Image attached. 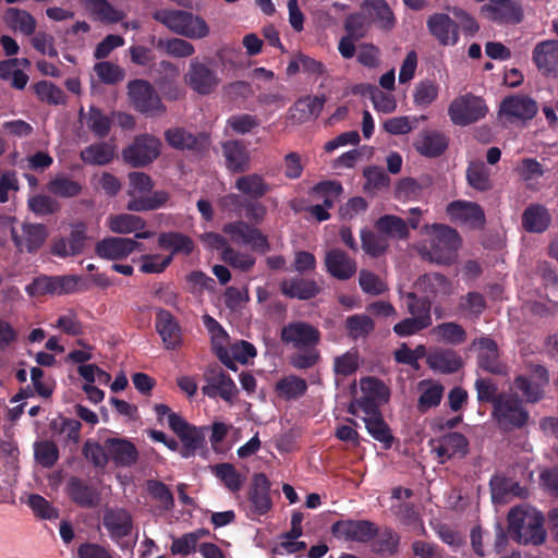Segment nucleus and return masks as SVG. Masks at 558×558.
Wrapping results in <instances>:
<instances>
[{"label":"nucleus","instance_id":"1","mask_svg":"<svg viewBox=\"0 0 558 558\" xmlns=\"http://www.w3.org/2000/svg\"><path fill=\"white\" fill-rule=\"evenodd\" d=\"M509 534L524 545H541L546 539L544 515L534 508L515 507L508 513Z\"/></svg>","mask_w":558,"mask_h":558},{"label":"nucleus","instance_id":"2","mask_svg":"<svg viewBox=\"0 0 558 558\" xmlns=\"http://www.w3.org/2000/svg\"><path fill=\"white\" fill-rule=\"evenodd\" d=\"M153 19L163 24L171 32L191 39H203L209 34L206 21L192 12L175 9H159Z\"/></svg>","mask_w":558,"mask_h":558},{"label":"nucleus","instance_id":"3","mask_svg":"<svg viewBox=\"0 0 558 558\" xmlns=\"http://www.w3.org/2000/svg\"><path fill=\"white\" fill-rule=\"evenodd\" d=\"M433 229L429 247H425L422 251V255L437 264H453L461 245V238L458 231L445 225H434Z\"/></svg>","mask_w":558,"mask_h":558},{"label":"nucleus","instance_id":"4","mask_svg":"<svg viewBox=\"0 0 558 558\" xmlns=\"http://www.w3.org/2000/svg\"><path fill=\"white\" fill-rule=\"evenodd\" d=\"M492 416L502 430L520 429L530 420L529 411L523 407L522 400L517 395H505L499 398Z\"/></svg>","mask_w":558,"mask_h":558},{"label":"nucleus","instance_id":"5","mask_svg":"<svg viewBox=\"0 0 558 558\" xmlns=\"http://www.w3.org/2000/svg\"><path fill=\"white\" fill-rule=\"evenodd\" d=\"M128 95L134 109L143 114L157 116L166 112L155 87L146 80L135 78L128 83Z\"/></svg>","mask_w":558,"mask_h":558},{"label":"nucleus","instance_id":"6","mask_svg":"<svg viewBox=\"0 0 558 558\" xmlns=\"http://www.w3.org/2000/svg\"><path fill=\"white\" fill-rule=\"evenodd\" d=\"M538 112L537 102L526 95H510L505 97L498 110L499 120L504 125L525 124Z\"/></svg>","mask_w":558,"mask_h":558},{"label":"nucleus","instance_id":"7","mask_svg":"<svg viewBox=\"0 0 558 558\" xmlns=\"http://www.w3.org/2000/svg\"><path fill=\"white\" fill-rule=\"evenodd\" d=\"M170 429L182 442L180 456L184 459L194 457L198 450L206 447L205 432L208 429L206 426L197 427L190 424L181 415H172L170 417Z\"/></svg>","mask_w":558,"mask_h":558},{"label":"nucleus","instance_id":"8","mask_svg":"<svg viewBox=\"0 0 558 558\" xmlns=\"http://www.w3.org/2000/svg\"><path fill=\"white\" fill-rule=\"evenodd\" d=\"M488 111L481 97L465 94L451 101L448 114L453 124L465 126L483 119Z\"/></svg>","mask_w":558,"mask_h":558},{"label":"nucleus","instance_id":"9","mask_svg":"<svg viewBox=\"0 0 558 558\" xmlns=\"http://www.w3.org/2000/svg\"><path fill=\"white\" fill-rule=\"evenodd\" d=\"M270 481L265 473L253 475L251 487L247 492V506L245 508L246 517L251 520H257L267 514L272 508L270 497Z\"/></svg>","mask_w":558,"mask_h":558},{"label":"nucleus","instance_id":"10","mask_svg":"<svg viewBox=\"0 0 558 558\" xmlns=\"http://www.w3.org/2000/svg\"><path fill=\"white\" fill-rule=\"evenodd\" d=\"M160 141L149 134L136 136L131 145L122 151L123 160L134 167H145L160 155Z\"/></svg>","mask_w":558,"mask_h":558},{"label":"nucleus","instance_id":"11","mask_svg":"<svg viewBox=\"0 0 558 558\" xmlns=\"http://www.w3.org/2000/svg\"><path fill=\"white\" fill-rule=\"evenodd\" d=\"M320 339L322 333L317 327L301 320L284 325L280 331V340L298 350L316 348Z\"/></svg>","mask_w":558,"mask_h":558},{"label":"nucleus","instance_id":"12","mask_svg":"<svg viewBox=\"0 0 558 558\" xmlns=\"http://www.w3.org/2000/svg\"><path fill=\"white\" fill-rule=\"evenodd\" d=\"M330 531L338 539L356 543H368L378 535L377 525L368 520H339Z\"/></svg>","mask_w":558,"mask_h":558},{"label":"nucleus","instance_id":"13","mask_svg":"<svg viewBox=\"0 0 558 558\" xmlns=\"http://www.w3.org/2000/svg\"><path fill=\"white\" fill-rule=\"evenodd\" d=\"M222 231L230 235L233 242L250 245L254 251L265 254L270 250L267 236L258 228L243 220L226 223Z\"/></svg>","mask_w":558,"mask_h":558},{"label":"nucleus","instance_id":"14","mask_svg":"<svg viewBox=\"0 0 558 558\" xmlns=\"http://www.w3.org/2000/svg\"><path fill=\"white\" fill-rule=\"evenodd\" d=\"M185 84L198 95H209L220 83L217 73L204 62L193 59L184 74Z\"/></svg>","mask_w":558,"mask_h":558},{"label":"nucleus","instance_id":"15","mask_svg":"<svg viewBox=\"0 0 558 558\" xmlns=\"http://www.w3.org/2000/svg\"><path fill=\"white\" fill-rule=\"evenodd\" d=\"M426 28L440 46H456L459 43L458 25L448 13L435 12L428 15Z\"/></svg>","mask_w":558,"mask_h":558},{"label":"nucleus","instance_id":"16","mask_svg":"<svg viewBox=\"0 0 558 558\" xmlns=\"http://www.w3.org/2000/svg\"><path fill=\"white\" fill-rule=\"evenodd\" d=\"M532 61L546 78H558V39H545L532 50Z\"/></svg>","mask_w":558,"mask_h":558},{"label":"nucleus","instance_id":"17","mask_svg":"<svg viewBox=\"0 0 558 558\" xmlns=\"http://www.w3.org/2000/svg\"><path fill=\"white\" fill-rule=\"evenodd\" d=\"M433 451L439 463L444 464L452 458H465L469 453V439L459 432H449L438 439L432 440Z\"/></svg>","mask_w":558,"mask_h":558},{"label":"nucleus","instance_id":"18","mask_svg":"<svg viewBox=\"0 0 558 558\" xmlns=\"http://www.w3.org/2000/svg\"><path fill=\"white\" fill-rule=\"evenodd\" d=\"M207 385L202 390L203 393L209 398L220 397L222 400L230 402L238 393L235 383L219 366H215L205 374Z\"/></svg>","mask_w":558,"mask_h":558},{"label":"nucleus","instance_id":"19","mask_svg":"<svg viewBox=\"0 0 558 558\" xmlns=\"http://www.w3.org/2000/svg\"><path fill=\"white\" fill-rule=\"evenodd\" d=\"M167 144L178 150H191L202 153L209 146L208 135L205 133L194 134L184 128H170L165 132Z\"/></svg>","mask_w":558,"mask_h":558},{"label":"nucleus","instance_id":"20","mask_svg":"<svg viewBox=\"0 0 558 558\" xmlns=\"http://www.w3.org/2000/svg\"><path fill=\"white\" fill-rule=\"evenodd\" d=\"M478 347L477 366L493 375H506L507 365L500 360L497 342L489 337H481L473 341Z\"/></svg>","mask_w":558,"mask_h":558},{"label":"nucleus","instance_id":"21","mask_svg":"<svg viewBox=\"0 0 558 558\" xmlns=\"http://www.w3.org/2000/svg\"><path fill=\"white\" fill-rule=\"evenodd\" d=\"M21 229V235L14 228L11 229V238L15 247L19 251L25 250L28 253H36L48 236L47 227L43 223L23 222Z\"/></svg>","mask_w":558,"mask_h":558},{"label":"nucleus","instance_id":"22","mask_svg":"<svg viewBox=\"0 0 558 558\" xmlns=\"http://www.w3.org/2000/svg\"><path fill=\"white\" fill-rule=\"evenodd\" d=\"M326 271L335 279L345 281L357 271V263L341 248L329 250L324 258Z\"/></svg>","mask_w":558,"mask_h":558},{"label":"nucleus","instance_id":"23","mask_svg":"<svg viewBox=\"0 0 558 558\" xmlns=\"http://www.w3.org/2000/svg\"><path fill=\"white\" fill-rule=\"evenodd\" d=\"M155 327L167 350H177L182 345V329L177 318L167 310L156 312Z\"/></svg>","mask_w":558,"mask_h":558},{"label":"nucleus","instance_id":"24","mask_svg":"<svg viewBox=\"0 0 558 558\" xmlns=\"http://www.w3.org/2000/svg\"><path fill=\"white\" fill-rule=\"evenodd\" d=\"M490 21L498 24L515 25L523 21V8L515 0H489L484 7Z\"/></svg>","mask_w":558,"mask_h":558},{"label":"nucleus","instance_id":"25","mask_svg":"<svg viewBox=\"0 0 558 558\" xmlns=\"http://www.w3.org/2000/svg\"><path fill=\"white\" fill-rule=\"evenodd\" d=\"M109 461L116 466L129 468L138 460V450L136 446L126 438L110 437L105 440Z\"/></svg>","mask_w":558,"mask_h":558},{"label":"nucleus","instance_id":"26","mask_svg":"<svg viewBox=\"0 0 558 558\" xmlns=\"http://www.w3.org/2000/svg\"><path fill=\"white\" fill-rule=\"evenodd\" d=\"M66 493L69 498L81 508H94L100 500L98 489L77 476H71L69 478L66 483Z\"/></svg>","mask_w":558,"mask_h":558},{"label":"nucleus","instance_id":"27","mask_svg":"<svg viewBox=\"0 0 558 558\" xmlns=\"http://www.w3.org/2000/svg\"><path fill=\"white\" fill-rule=\"evenodd\" d=\"M102 524L113 542L131 535L133 530V518L129 511L120 508L107 509L104 513Z\"/></svg>","mask_w":558,"mask_h":558},{"label":"nucleus","instance_id":"28","mask_svg":"<svg viewBox=\"0 0 558 558\" xmlns=\"http://www.w3.org/2000/svg\"><path fill=\"white\" fill-rule=\"evenodd\" d=\"M49 428L54 437L60 438L64 447H69L70 451L77 448L82 429L80 421L59 415L49 423Z\"/></svg>","mask_w":558,"mask_h":558},{"label":"nucleus","instance_id":"29","mask_svg":"<svg viewBox=\"0 0 558 558\" xmlns=\"http://www.w3.org/2000/svg\"><path fill=\"white\" fill-rule=\"evenodd\" d=\"M109 229L114 233L128 234L135 232V239H150L154 236L153 231H144L145 220L132 214H119L110 216L108 219Z\"/></svg>","mask_w":558,"mask_h":558},{"label":"nucleus","instance_id":"30","mask_svg":"<svg viewBox=\"0 0 558 558\" xmlns=\"http://www.w3.org/2000/svg\"><path fill=\"white\" fill-rule=\"evenodd\" d=\"M222 155L227 168L233 173H243L250 169L251 157L247 147L238 140L222 144Z\"/></svg>","mask_w":558,"mask_h":558},{"label":"nucleus","instance_id":"31","mask_svg":"<svg viewBox=\"0 0 558 558\" xmlns=\"http://www.w3.org/2000/svg\"><path fill=\"white\" fill-rule=\"evenodd\" d=\"M451 218L469 223L473 228H482L485 223V214L482 207L472 202L454 201L447 206Z\"/></svg>","mask_w":558,"mask_h":558},{"label":"nucleus","instance_id":"32","mask_svg":"<svg viewBox=\"0 0 558 558\" xmlns=\"http://www.w3.org/2000/svg\"><path fill=\"white\" fill-rule=\"evenodd\" d=\"M280 291L287 298L307 301L317 296L320 288L313 279L294 277L283 279L280 282Z\"/></svg>","mask_w":558,"mask_h":558},{"label":"nucleus","instance_id":"33","mask_svg":"<svg viewBox=\"0 0 558 558\" xmlns=\"http://www.w3.org/2000/svg\"><path fill=\"white\" fill-rule=\"evenodd\" d=\"M362 388L369 390L372 395H365L356 400L359 409L366 414V417L381 414L375 397L387 400L388 391L384 383L379 379L369 377L362 384Z\"/></svg>","mask_w":558,"mask_h":558},{"label":"nucleus","instance_id":"34","mask_svg":"<svg viewBox=\"0 0 558 558\" xmlns=\"http://www.w3.org/2000/svg\"><path fill=\"white\" fill-rule=\"evenodd\" d=\"M362 8L379 29L390 32L395 28L397 20L386 0H364Z\"/></svg>","mask_w":558,"mask_h":558},{"label":"nucleus","instance_id":"35","mask_svg":"<svg viewBox=\"0 0 558 558\" xmlns=\"http://www.w3.org/2000/svg\"><path fill=\"white\" fill-rule=\"evenodd\" d=\"M432 185L433 178L429 174H422L418 178H402L396 186L395 196L399 201H418Z\"/></svg>","mask_w":558,"mask_h":558},{"label":"nucleus","instance_id":"36","mask_svg":"<svg viewBox=\"0 0 558 558\" xmlns=\"http://www.w3.org/2000/svg\"><path fill=\"white\" fill-rule=\"evenodd\" d=\"M415 149L420 155L428 158L441 156L448 148V138L437 131H422L414 142Z\"/></svg>","mask_w":558,"mask_h":558},{"label":"nucleus","instance_id":"37","mask_svg":"<svg viewBox=\"0 0 558 558\" xmlns=\"http://www.w3.org/2000/svg\"><path fill=\"white\" fill-rule=\"evenodd\" d=\"M523 229L530 233H543L550 227L551 215L544 205H529L521 217Z\"/></svg>","mask_w":558,"mask_h":558},{"label":"nucleus","instance_id":"38","mask_svg":"<svg viewBox=\"0 0 558 558\" xmlns=\"http://www.w3.org/2000/svg\"><path fill=\"white\" fill-rule=\"evenodd\" d=\"M427 365L441 374L457 373L463 366V360L453 349H439L429 353Z\"/></svg>","mask_w":558,"mask_h":558},{"label":"nucleus","instance_id":"39","mask_svg":"<svg viewBox=\"0 0 558 558\" xmlns=\"http://www.w3.org/2000/svg\"><path fill=\"white\" fill-rule=\"evenodd\" d=\"M135 245L130 238H106L96 244V253L99 257L118 260L128 257Z\"/></svg>","mask_w":558,"mask_h":558},{"label":"nucleus","instance_id":"40","mask_svg":"<svg viewBox=\"0 0 558 558\" xmlns=\"http://www.w3.org/2000/svg\"><path fill=\"white\" fill-rule=\"evenodd\" d=\"M82 3L95 21L105 24L119 23L125 16L123 11L116 9L107 0H82Z\"/></svg>","mask_w":558,"mask_h":558},{"label":"nucleus","instance_id":"41","mask_svg":"<svg viewBox=\"0 0 558 558\" xmlns=\"http://www.w3.org/2000/svg\"><path fill=\"white\" fill-rule=\"evenodd\" d=\"M234 187L243 195L255 201L263 198L271 190L264 177L258 173H250L239 177L235 180Z\"/></svg>","mask_w":558,"mask_h":558},{"label":"nucleus","instance_id":"42","mask_svg":"<svg viewBox=\"0 0 558 558\" xmlns=\"http://www.w3.org/2000/svg\"><path fill=\"white\" fill-rule=\"evenodd\" d=\"M354 94H361L364 97H368L374 108L377 111H381L384 113H390L395 111L397 105L392 95L386 94L380 90L376 85L373 84H360L355 85L353 88Z\"/></svg>","mask_w":558,"mask_h":558},{"label":"nucleus","instance_id":"43","mask_svg":"<svg viewBox=\"0 0 558 558\" xmlns=\"http://www.w3.org/2000/svg\"><path fill=\"white\" fill-rule=\"evenodd\" d=\"M326 100L325 95L300 98L292 107V116L300 122L316 119L323 111Z\"/></svg>","mask_w":558,"mask_h":558},{"label":"nucleus","instance_id":"44","mask_svg":"<svg viewBox=\"0 0 558 558\" xmlns=\"http://www.w3.org/2000/svg\"><path fill=\"white\" fill-rule=\"evenodd\" d=\"M158 245L162 250H170L171 254L169 256L175 254H184L190 255L194 250L193 240L181 233V232H161L158 236Z\"/></svg>","mask_w":558,"mask_h":558},{"label":"nucleus","instance_id":"45","mask_svg":"<svg viewBox=\"0 0 558 558\" xmlns=\"http://www.w3.org/2000/svg\"><path fill=\"white\" fill-rule=\"evenodd\" d=\"M7 25L14 32L31 36L36 29V20L27 11L19 8H8L4 12Z\"/></svg>","mask_w":558,"mask_h":558},{"label":"nucleus","instance_id":"46","mask_svg":"<svg viewBox=\"0 0 558 558\" xmlns=\"http://www.w3.org/2000/svg\"><path fill=\"white\" fill-rule=\"evenodd\" d=\"M116 155L114 146L106 143H95L84 148L80 157L87 163L93 166H105L112 161Z\"/></svg>","mask_w":558,"mask_h":558},{"label":"nucleus","instance_id":"47","mask_svg":"<svg viewBox=\"0 0 558 558\" xmlns=\"http://www.w3.org/2000/svg\"><path fill=\"white\" fill-rule=\"evenodd\" d=\"M375 229L383 235L405 240L409 238L408 223L400 217L395 215L380 216L375 221Z\"/></svg>","mask_w":558,"mask_h":558},{"label":"nucleus","instance_id":"48","mask_svg":"<svg viewBox=\"0 0 558 558\" xmlns=\"http://www.w3.org/2000/svg\"><path fill=\"white\" fill-rule=\"evenodd\" d=\"M347 336L356 341L367 338L375 329V322L366 314H354L344 322Z\"/></svg>","mask_w":558,"mask_h":558},{"label":"nucleus","instance_id":"49","mask_svg":"<svg viewBox=\"0 0 558 558\" xmlns=\"http://www.w3.org/2000/svg\"><path fill=\"white\" fill-rule=\"evenodd\" d=\"M432 333L437 340L454 347L464 343L468 336L463 326L454 322L438 324L433 328Z\"/></svg>","mask_w":558,"mask_h":558},{"label":"nucleus","instance_id":"50","mask_svg":"<svg viewBox=\"0 0 558 558\" xmlns=\"http://www.w3.org/2000/svg\"><path fill=\"white\" fill-rule=\"evenodd\" d=\"M465 177L469 185L480 192L492 189L490 171L483 161H470Z\"/></svg>","mask_w":558,"mask_h":558},{"label":"nucleus","instance_id":"51","mask_svg":"<svg viewBox=\"0 0 558 558\" xmlns=\"http://www.w3.org/2000/svg\"><path fill=\"white\" fill-rule=\"evenodd\" d=\"M211 473L220 480L225 487L231 493L239 492L243 486L244 478L232 463L222 462L215 464L211 466Z\"/></svg>","mask_w":558,"mask_h":558},{"label":"nucleus","instance_id":"52","mask_svg":"<svg viewBox=\"0 0 558 558\" xmlns=\"http://www.w3.org/2000/svg\"><path fill=\"white\" fill-rule=\"evenodd\" d=\"M306 390V380L295 375L286 376L276 384L277 393L286 400H296L304 396Z\"/></svg>","mask_w":558,"mask_h":558},{"label":"nucleus","instance_id":"53","mask_svg":"<svg viewBox=\"0 0 558 558\" xmlns=\"http://www.w3.org/2000/svg\"><path fill=\"white\" fill-rule=\"evenodd\" d=\"M48 191L59 197L71 198L81 194L82 185L80 182L74 181L65 174H57L49 181Z\"/></svg>","mask_w":558,"mask_h":558},{"label":"nucleus","instance_id":"54","mask_svg":"<svg viewBox=\"0 0 558 558\" xmlns=\"http://www.w3.org/2000/svg\"><path fill=\"white\" fill-rule=\"evenodd\" d=\"M364 423L369 435L377 441L384 444L386 449L391 448L393 436L383 415L364 417Z\"/></svg>","mask_w":558,"mask_h":558},{"label":"nucleus","instance_id":"55","mask_svg":"<svg viewBox=\"0 0 558 558\" xmlns=\"http://www.w3.org/2000/svg\"><path fill=\"white\" fill-rule=\"evenodd\" d=\"M476 399L480 404L489 403L495 407L501 396L506 393L498 391V385L489 377H478L474 383Z\"/></svg>","mask_w":558,"mask_h":558},{"label":"nucleus","instance_id":"56","mask_svg":"<svg viewBox=\"0 0 558 558\" xmlns=\"http://www.w3.org/2000/svg\"><path fill=\"white\" fill-rule=\"evenodd\" d=\"M361 242L363 251L375 258L384 255L389 247L386 236L381 235V233L377 234L366 228L361 230Z\"/></svg>","mask_w":558,"mask_h":558},{"label":"nucleus","instance_id":"57","mask_svg":"<svg viewBox=\"0 0 558 558\" xmlns=\"http://www.w3.org/2000/svg\"><path fill=\"white\" fill-rule=\"evenodd\" d=\"M407 308L408 313L417 319L428 322L432 326V302L426 296H418L414 292H409L407 295Z\"/></svg>","mask_w":558,"mask_h":558},{"label":"nucleus","instance_id":"58","mask_svg":"<svg viewBox=\"0 0 558 558\" xmlns=\"http://www.w3.org/2000/svg\"><path fill=\"white\" fill-rule=\"evenodd\" d=\"M33 89L38 99L43 102L54 106L65 102V93L51 82L45 80L39 81L33 85Z\"/></svg>","mask_w":558,"mask_h":558},{"label":"nucleus","instance_id":"59","mask_svg":"<svg viewBox=\"0 0 558 558\" xmlns=\"http://www.w3.org/2000/svg\"><path fill=\"white\" fill-rule=\"evenodd\" d=\"M514 387L522 393L524 400L529 403H536L544 398V385L531 379L527 376L519 375L514 378Z\"/></svg>","mask_w":558,"mask_h":558},{"label":"nucleus","instance_id":"60","mask_svg":"<svg viewBox=\"0 0 558 558\" xmlns=\"http://www.w3.org/2000/svg\"><path fill=\"white\" fill-rule=\"evenodd\" d=\"M34 456L38 464L50 469L59 460L60 453L58 446L52 440H40L34 445Z\"/></svg>","mask_w":558,"mask_h":558},{"label":"nucleus","instance_id":"61","mask_svg":"<svg viewBox=\"0 0 558 558\" xmlns=\"http://www.w3.org/2000/svg\"><path fill=\"white\" fill-rule=\"evenodd\" d=\"M221 260L244 272L251 270L256 263V258L252 254L239 252L232 246L225 247L221 252Z\"/></svg>","mask_w":558,"mask_h":558},{"label":"nucleus","instance_id":"62","mask_svg":"<svg viewBox=\"0 0 558 558\" xmlns=\"http://www.w3.org/2000/svg\"><path fill=\"white\" fill-rule=\"evenodd\" d=\"M420 287L426 293L434 295L449 294L451 291V283L446 276L439 272L425 274L418 279Z\"/></svg>","mask_w":558,"mask_h":558},{"label":"nucleus","instance_id":"63","mask_svg":"<svg viewBox=\"0 0 558 558\" xmlns=\"http://www.w3.org/2000/svg\"><path fill=\"white\" fill-rule=\"evenodd\" d=\"M111 125V119L108 116L104 114L99 108L95 106L89 107L87 126L94 133L95 136L99 138H105L110 133Z\"/></svg>","mask_w":558,"mask_h":558},{"label":"nucleus","instance_id":"64","mask_svg":"<svg viewBox=\"0 0 558 558\" xmlns=\"http://www.w3.org/2000/svg\"><path fill=\"white\" fill-rule=\"evenodd\" d=\"M94 71L99 81L106 85H116L125 76V72L120 65L109 61L97 62L94 65Z\"/></svg>","mask_w":558,"mask_h":558}]
</instances>
